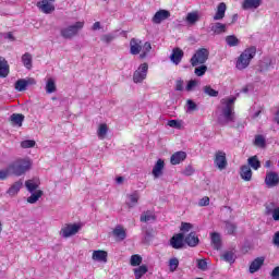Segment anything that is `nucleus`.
Here are the masks:
<instances>
[{"instance_id": "obj_1", "label": "nucleus", "mask_w": 279, "mask_h": 279, "mask_svg": "<svg viewBox=\"0 0 279 279\" xmlns=\"http://www.w3.org/2000/svg\"><path fill=\"white\" fill-rule=\"evenodd\" d=\"M236 97H227L220 100V106L217 109L218 123L220 125H228V123H234V102Z\"/></svg>"}, {"instance_id": "obj_2", "label": "nucleus", "mask_w": 279, "mask_h": 279, "mask_svg": "<svg viewBox=\"0 0 279 279\" xmlns=\"http://www.w3.org/2000/svg\"><path fill=\"white\" fill-rule=\"evenodd\" d=\"M32 165L33 162L29 158H17L9 163V172L11 175L21 178V175H25L27 171L32 170Z\"/></svg>"}, {"instance_id": "obj_3", "label": "nucleus", "mask_w": 279, "mask_h": 279, "mask_svg": "<svg viewBox=\"0 0 279 279\" xmlns=\"http://www.w3.org/2000/svg\"><path fill=\"white\" fill-rule=\"evenodd\" d=\"M256 56V47L252 46L250 48H246L236 59L235 61V68L238 71H243L250 66V62L254 60V57Z\"/></svg>"}, {"instance_id": "obj_4", "label": "nucleus", "mask_w": 279, "mask_h": 279, "mask_svg": "<svg viewBox=\"0 0 279 279\" xmlns=\"http://www.w3.org/2000/svg\"><path fill=\"white\" fill-rule=\"evenodd\" d=\"M210 57V50L207 48H199L191 58L190 62L192 66H199V64H206Z\"/></svg>"}, {"instance_id": "obj_5", "label": "nucleus", "mask_w": 279, "mask_h": 279, "mask_svg": "<svg viewBox=\"0 0 279 279\" xmlns=\"http://www.w3.org/2000/svg\"><path fill=\"white\" fill-rule=\"evenodd\" d=\"M82 29H84V22H76L75 24L62 28L61 36L62 38L71 40V38H75Z\"/></svg>"}, {"instance_id": "obj_6", "label": "nucleus", "mask_w": 279, "mask_h": 279, "mask_svg": "<svg viewBox=\"0 0 279 279\" xmlns=\"http://www.w3.org/2000/svg\"><path fill=\"white\" fill-rule=\"evenodd\" d=\"M81 226L77 223L74 225H65L63 228H61L60 236L63 239H69L70 236H74V234H77L81 230Z\"/></svg>"}, {"instance_id": "obj_7", "label": "nucleus", "mask_w": 279, "mask_h": 279, "mask_svg": "<svg viewBox=\"0 0 279 279\" xmlns=\"http://www.w3.org/2000/svg\"><path fill=\"white\" fill-rule=\"evenodd\" d=\"M147 71H149V65H147V63H142L133 74L134 83L141 84V82H143V80H146Z\"/></svg>"}, {"instance_id": "obj_8", "label": "nucleus", "mask_w": 279, "mask_h": 279, "mask_svg": "<svg viewBox=\"0 0 279 279\" xmlns=\"http://www.w3.org/2000/svg\"><path fill=\"white\" fill-rule=\"evenodd\" d=\"M56 0H41L37 2V8L44 14H51V12H56Z\"/></svg>"}, {"instance_id": "obj_9", "label": "nucleus", "mask_w": 279, "mask_h": 279, "mask_svg": "<svg viewBox=\"0 0 279 279\" xmlns=\"http://www.w3.org/2000/svg\"><path fill=\"white\" fill-rule=\"evenodd\" d=\"M184 233H177L170 239V245L173 250H182V247H184Z\"/></svg>"}, {"instance_id": "obj_10", "label": "nucleus", "mask_w": 279, "mask_h": 279, "mask_svg": "<svg viewBox=\"0 0 279 279\" xmlns=\"http://www.w3.org/2000/svg\"><path fill=\"white\" fill-rule=\"evenodd\" d=\"M214 162L220 171H223V169L228 167V160L226 159V154L221 150H218L216 153Z\"/></svg>"}, {"instance_id": "obj_11", "label": "nucleus", "mask_w": 279, "mask_h": 279, "mask_svg": "<svg viewBox=\"0 0 279 279\" xmlns=\"http://www.w3.org/2000/svg\"><path fill=\"white\" fill-rule=\"evenodd\" d=\"M265 184L268 186V189H274V186H278L279 184L278 172H274V171L266 172Z\"/></svg>"}, {"instance_id": "obj_12", "label": "nucleus", "mask_w": 279, "mask_h": 279, "mask_svg": "<svg viewBox=\"0 0 279 279\" xmlns=\"http://www.w3.org/2000/svg\"><path fill=\"white\" fill-rule=\"evenodd\" d=\"M171 16V13L167 10H159L158 12L155 13L153 16V23L156 25H160L161 21H167Z\"/></svg>"}, {"instance_id": "obj_13", "label": "nucleus", "mask_w": 279, "mask_h": 279, "mask_svg": "<svg viewBox=\"0 0 279 279\" xmlns=\"http://www.w3.org/2000/svg\"><path fill=\"white\" fill-rule=\"evenodd\" d=\"M182 58H184V51L180 48H174L170 56L171 62H173V64H180V62H182Z\"/></svg>"}, {"instance_id": "obj_14", "label": "nucleus", "mask_w": 279, "mask_h": 279, "mask_svg": "<svg viewBox=\"0 0 279 279\" xmlns=\"http://www.w3.org/2000/svg\"><path fill=\"white\" fill-rule=\"evenodd\" d=\"M265 265V257L255 258L250 265V274H256Z\"/></svg>"}, {"instance_id": "obj_15", "label": "nucleus", "mask_w": 279, "mask_h": 279, "mask_svg": "<svg viewBox=\"0 0 279 279\" xmlns=\"http://www.w3.org/2000/svg\"><path fill=\"white\" fill-rule=\"evenodd\" d=\"M92 258L98 263H108V252L101 250L94 251Z\"/></svg>"}, {"instance_id": "obj_16", "label": "nucleus", "mask_w": 279, "mask_h": 279, "mask_svg": "<svg viewBox=\"0 0 279 279\" xmlns=\"http://www.w3.org/2000/svg\"><path fill=\"white\" fill-rule=\"evenodd\" d=\"M185 243L189 245V247H197L199 245V238L195 232H191L185 238Z\"/></svg>"}, {"instance_id": "obj_17", "label": "nucleus", "mask_w": 279, "mask_h": 279, "mask_svg": "<svg viewBox=\"0 0 279 279\" xmlns=\"http://www.w3.org/2000/svg\"><path fill=\"white\" fill-rule=\"evenodd\" d=\"M263 0H244L242 3L243 10H256L260 8Z\"/></svg>"}, {"instance_id": "obj_18", "label": "nucleus", "mask_w": 279, "mask_h": 279, "mask_svg": "<svg viewBox=\"0 0 279 279\" xmlns=\"http://www.w3.org/2000/svg\"><path fill=\"white\" fill-rule=\"evenodd\" d=\"M10 75V64L5 58L0 57V77H8Z\"/></svg>"}, {"instance_id": "obj_19", "label": "nucleus", "mask_w": 279, "mask_h": 279, "mask_svg": "<svg viewBox=\"0 0 279 279\" xmlns=\"http://www.w3.org/2000/svg\"><path fill=\"white\" fill-rule=\"evenodd\" d=\"M184 160H186V153L184 151H177L170 158L171 165H180V162H184Z\"/></svg>"}, {"instance_id": "obj_20", "label": "nucleus", "mask_w": 279, "mask_h": 279, "mask_svg": "<svg viewBox=\"0 0 279 279\" xmlns=\"http://www.w3.org/2000/svg\"><path fill=\"white\" fill-rule=\"evenodd\" d=\"M165 169V161L162 159H158L156 165L153 168V175L155 179L160 178L162 175V170Z\"/></svg>"}, {"instance_id": "obj_21", "label": "nucleus", "mask_w": 279, "mask_h": 279, "mask_svg": "<svg viewBox=\"0 0 279 279\" xmlns=\"http://www.w3.org/2000/svg\"><path fill=\"white\" fill-rule=\"evenodd\" d=\"M210 29L214 34L219 36L220 34H226L227 25L216 22V23L210 24Z\"/></svg>"}, {"instance_id": "obj_22", "label": "nucleus", "mask_w": 279, "mask_h": 279, "mask_svg": "<svg viewBox=\"0 0 279 279\" xmlns=\"http://www.w3.org/2000/svg\"><path fill=\"white\" fill-rule=\"evenodd\" d=\"M227 7L223 2L219 3L217 7L216 14L214 15V21H222L226 16Z\"/></svg>"}, {"instance_id": "obj_23", "label": "nucleus", "mask_w": 279, "mask_h": 279, "mask_svg": "<svg viewBox=\"0 0 279 279\" xmlns=\"http://www.w3.org/2000/svg\"><path fill=\"white\" fill-rule=\"evenodd\" d=\"M130 47L132 56H138V53H141V50L143 49V47L141 46V41L134 38L131 39Z\"/></svg>"}, {"instance_id": "obj_24", "label": "nucleus", "mask_w": 279, "mask_h": 279, "mask_svg": "<svg viewBox=\"0 0 279 279\" xmlns=\"http://www.w3.org/2000/svg\"><path fill=\"white\" fill-rule=\"evenodd\" d=\"M211 245H214V250H221V234L217 232L210 233Z\"/></svg>"}, {"instance_id": "obj_25", "label": "nucleus", "mask_w": 279, "mask_h": 279, "mask_svg": "<svg viewBox=\"0 0 279 279\" xmlns=\"http://www.w3.org/2000/svg\"><path fill=\"white\" fill-rule=\"evenodd\" d=\"M240 175L242 180H245V182H250V180H252V168H250V166H242Z\"/></svg>"}, {"instance_id": "obj_26", "label": "nucleus", "mask_w": 279, "mask_h": 279, "mask_svg": "<svg viewBox=\"0 0 279 279\" xmlns=\"http://www.w3.org/2000/svg\"><path fill=\"white\" fill-rule=\"evenodd\" d=\"M22 186H23V181H17L13 183L7 192L8 195H10L11 197H14V195H16L19 191H21Z\"/></svg>"}, {"instance_id": "obj_27", "label": "nucleus", "mask_w": 279, "mask_h": 279, "mask_svg": "<svg viewBox=\"0 0 279 279\" xmlns=\"http://www.w3.org/2000/svg\"><path fill=\"white\" fill-rule=\"evenodd\" d=\"M10 119L13 125L21 128L23 125V121H25V116L21 113H13Z\"/></svg>"}, {"instance_id": "obj_28", "label": "nucleus", "mask_w": 279, "mask_h": 279, "mask_svg": "<svg viewBox=\"0 0 279 279\" xmlns=\"http://www.w3.org/2000/svg\"><path fill=\"white\" fill-rule=\"evenodd\" d=\"M113 235L120 239L121 241H125L128 233L125 232V229L121 226H117L113 230Z\"/></svg>"}, {"instance_id": "obj_29", "label": "nucleus", "mask_w": 279, "mask_h": 279, "mask_svg": "<svg viewBox=\"0 0 279 279\" xmlns=\"http://www.w3.org/2000/svg\"><path fill=\"white\" fill-rule=\"evenodd\" d=\"M138 193H133L128 195V202L126 205L129 206V208H134V206H136L138 204Z\"/></svg>"}, {"instance_id": "obj_30", "label": "nucleus", "mask_w": 279, "mask_h": 279, "mask_svg": "<svg viewBox=\"0 0 279 279\" xmlns=\"http://www.w3.org/2000/svg\"><path fill=\"white\" fill-rule=\"evenodd\" d=\"M185 21L189 25H195L199 21V14L197 12L187 13Z\"/></svg>"}, {"instance_id": "obj_31", "label": "nucleus", "mask_w": 279, "mask_h": 279, "mask_svg": "<svg viewBox=\"0 0 279 279\" xmlns=\"http://www.w3.org/2000/svg\"><path fill=\"white\" fill-rule=\"evenodd\" d=\"M106 134H108V124L102 123L97 130V136L100 141H104V138H106Z\"/></svg>"}, {"instance_id": "obj_32", "label": "nucleus", "mask_w": 279, "mask_h": 279, "mask_svg": "<svg viewBox=\"0 0 279 279\" xmlns=\"http://www.w3.org/2000/svg\"><path fill=\"white\" fill-rule=\"evenodd\" d=\"M226 43L229 47H239L241 40L234 35H229L226 37Z\"/></svg>"}, {"instance_id": "obj_33", "label": "nucleus", "mask_w": 279, "mask_h": 279, "mask_svg": "<svg viewBox=\"0 0 279 279\" xmlns=\"http://www.w3.org/2000/svg\"><path fill=\"white\" fill-rule=\"evenodd\" d=\"M254 146L265 149L267 146V140H265L263 135H255Z\"/></svg>"}, {"instance_id": "obj_34", "label": "nucleus", "mask_w": 279, "mask_h": 279, "mask_svg": "<svg viewBox=\"0 0 279 279\" xmlns=\"http://www.w3.org/2000/svg\"><path fill=\"white\" fill-rule=\"evenodd\" d=\"M156 216H154V213L151 211H145L141 216V221L144 223H149V221H155Z\"/></svg>"}, {"instance_id": "obj_35", "label": "nucleus", "mask_w": 279, "mask_h": 279, "mask_svg": "<svg viewBox=\"0 0 279 279\" xmlns=\"http://www.w3.org/2000/svg\"><path fill=\"white\" fill-rule=\"evenodd\" d=\"M248 165L254 169L255 171H258L260 169V160H258L257 156H253L247 159Z\"/></svg>"}, {"instance_id": "obj_36", "label": "nucleus", "mask_w": 279, "mask_h": 279, "mask_svg": "<svg viewBox=\"0 0 279 279\" xmlns=\"http://www.w3.org/2000/svg\"><path fill=\"white\" fill-rule=\"evenodd\" d=\"M32 195L27 198L28 204H36L39 198L43 197V191L38 190L35 193L31 192Z\"/></svg>"}, {"instance_id": "obj_37", "label": "nucleus", "mask_w": 279, "mask_h": 279, "mask_svg": "<svg viewBox=\"0 0 279 279\" xmlns=\"http://www.w3.org/2000/svg\"><path fill=\"white\" fill-rule=\"evenodd\" d=\"M203 92L205 93V95H208V97H218L219 96V92L216 89H213V87L210 85L204 86Z\"/></svg>"}, {"instance_id": "obj_38", "label": "nucleus", "mask_w": 279, "mask_h": 279, "mask_svg": "<svg viewBox=\"0 0 279 279\" xmlns=\"http://www.w3.org/2000/svg\"><path fill=\"white\" fill-rule=\"evenodd\" d=\"M46 93L51 95V93H56V81L53 78H48L46 83Z\"/></svg>"}, {"instance_id": "obj_39", "label": "nucleus", "mask_w": 279, "mask_h": 279, "mask_svg": "<svg viewBox=\"0 0 279 279\" xmlns=\"http://www.w3.org/2000/svg\"><path fill=\"white\" fill-rule=\"evenodd\" d=\"M22 62L26 69H32V54L26 52L22 56Z\"/></svg>"}, {"instance_id": "obj_40", "label": "nucleus", "mask_w": 279, "mask_h": 279, "mask_svg": "<svg viewBox=\"0 0 279 279\" xmlns=\"http://www.w3.org/2000/svg\"><path fill=\"white\" fill-rule=\"evenodd\" d=\"M180 267V260L178 257H173L169 259V270L173 274Z\"/></svg>"}, {"instance_id": "obj_41", "label": "nucleus", "mask_w": 279, "mask_h": 279, "mask_svg": "<svg viewBox=\"0 0 279 279\" xmlns=\"http://www.w3.org/2000/svg\"><path fill=\"white\" fill-rule=\"evenodd\" d=\"M25 186H26L27 191H29V193H34V191H36V189H38V181L28 180L25 182Z\"/></svg>"}, {"instance_id": "obj_42", "label": "nucleus", "mask_w": 279, "mask_h": 279, "mask_svg": "<svg viewBox=\"0 0 279 279\" xmlns=\"http://www.w3.org/2000/svg\"><path fill=\"white\" fill-rule=\"evenodd\" d=\"M135 278L136 279H142L145 274H147V266H140L134 270Z\"/></svg>"}, {"instance_id": "obj_43", "label": "nucleus", "mask_w": 279, "mask_h": 279, "mask_svg": "<svg viewBox=\"0 0 279 279\" xmlns=\"http://www.w3.org/2000/svg\"><path fill=\"white\" fill-rule=\"evenodd\" d=\"M206 71H208V66L204 65V63L197 68H195L194 73L197 77H202L206 75Z\"/></svg>"}, {"instance_id": "obj_44", "label": "nucleus", "mask_w": 279, "mask_h": 279, "mask_svg": "<svg viewBox=\"0 0 279 279\" xmlns=\"http://www.w3.org/2000/svg\"><path fill=\"white\" fill-rule=\"evenodd\" d=\"M22 149H32V147H36V141L34 140H25L21 142Z\"/></svg>"}, {"instance_id": "obj_45", "label": "nucleus", "mask_w": 279, "mask_h": 279, "mask_svg": "<svg viewBox=\"0 0 279 279\" xmlns=\"http://www.w3.org/2000/svg\"><path fill=\"white\" fill-rule=\"evenodd\" d=\"M27 81L25 80H19L15 83V90H19L20 93H23V90H25L27 88Z\"/></svg>"}, {"instance_id": "obj_46", "label": "nucleus", "mask_w": 279, "mask_h": 279, "mask_svg": "<svg viewBox=\"0 0 279 279\" xmlns=\"http://www.w3.org/2000/svg\"><path fill=\"white\" fill-rule=\"evenodd\" d=\"M116 36L112 33L105 34L100 37L101 43H105V45H110L112 40H114Z\"/></svg>"}, {"instance_id": "obj_47", "label": "nucleus", "mask_w": 279, "mask_h": 279, "mask_svg": "<svg viewBox=\"0 0 279 279\" xmlns=\"http://www.w3.org/2000/svg\"><path fill=\"white\" fill-rule=\"evenodd\" d=\"M276 203H266L265 204V215L269 217V215L274 214V210L276 209Z\"/></svg>"}, {"instance_id": "obj_48", "label": "nucleus", "mask_w": 279, "mask_h": 279, "mask_svg": "<svg viewBox=\"0 0 279 279\" xmlns=\"http://www.w3.org/2000/svg\"><path fill=\"white\" fill-rule=\"evenodd\" d=\"M168 125L174 130H182V120H169Z\"/></svg>"}, {"instance_id": "obj_49", "label": "nucleus", "mask_w": 279, "mask_h": 279, "mask_svg": "<svg viewBox=\"0 0 279 279\" xmlns=\"http://www.w3.org/2000/svg\"><path fill=\"white\" fill-rule=\"evenodd\" d=\"M222 258L226 263H234V253L232 251H228L222 255Z\"/></svg>"}, {"instance_id": "obj_50", "label": "nucleus", "mask_w": 279, "mask_h": 279, "mask_svg": "<svg viewBox=\"0 0 279 279\" xmlns=\"http://www.w3.org/2000/svg\"><path fill=\"white\" fill-rule=\"evenodd\" d=\"M141 263H143V257H141L140 255H133L131 257L132 267H138V265H141Z\"/></svg>"}, {"instance_id": "obj_51", "label": "nucleus", "mask_w": 279, "mask_h": 279, "mask_svg": "<svg viewBox=\"0 0 279 279\" xmlns=\"http://www.w3.org/2000/svg\"><path fill=\"white\" fill-rule=\"evenodd\" d=\"M226 232L227 234H234V232H236V225L232 222H226Z\"/></svg>"}, {"instance_id": "obj_52", "label": "nucleus", "mask_w": 279, "mask_h": 279, "mask_svg": "<svg viewBox=\"0 0 279 279\" xmlns=\"http://www.w3.org/2000/svg\"><path fill=\"white\" fill-rule=\"evenodd\" d=\"M150 51H151V44L146 41L143 46V53L140 54V58H145L147 53H149Z\"/></svg>"}, {"instance_id": "obj_53", "label": "nucleus", "mask_w": 279, "mask_h": 279, "mask_svg": "<svg viewBox=\"0 0 279 279\" xmlns=\"http://www.w3.org/2000/svg\"><path fill=\"white\" fill-rule=\"evenodd\" d=\"M197 267L198 269H202V271H206V269H208V263L206 262V259H198Z\"/></svg>"}, {"instance_id": "obj_54", "label": "nucleus", "mask_w": 279, "mask_h": 279, "mask_svg": "<svg viewBox=\"0 0 279 279\" xmlns=\"http://www.w3.org/2000/svg\"><path fill=\"white\" fill-rule=\"evenodd\" d=\"M8 175H12L10 173V166H8L5 170H0V180H5Z\"/></svg>"}, {"instance_id": "obj_55", "label": "nucleus", "mask_w": 279, "mask_h": 279, "mask_svg": "<svg viewBox=\"0 0 279 279\" xmlns=\"http://www.w3.org/2000/svg\"><path fill=\"white\" fill-rule=\"evenodd\" d=\"M197 84H198V83H197L196 80H191V81L187 83L185 89H186L187 92H191V90H193V89L195 88V86H197Z\"/></svg>"}, {"instance_id": "obj_56", "label": "nucleus", "mask_w": 279, "mask_h": 279, "mask_svg": "<svg viewBox=\"0 0 279 279\" xmlns=\"http://www.w3.org/2000/svg\"><path fill=\"white\" fill-rule=\"evenodd\" d=\"M187 110H189V112H193V110H197V104H195V101L189 99L187 100Z\"/></svg>"}, {"instance_id": "obj_57", "label": "nucleus", "mask_w": 279, "mask_h": 279, "mask_svg": "<svg viewBox=\"0 0 279 279\" xmlns=\"http://www.w3.org/2000/svg\"><path fill=\"white\" fill-rule=\"evenodd\" d=\"M193 228V225L189 222L181 223V232H189Z\"/></svg>"}, {"instance_id": "obj_58", "label": "nucleus", "mask_w": 279, "mask_h": 279, "mask_svg": "<svg viewBox=\"0 0 279 279\" xmlns=\"http://www.w3.org/2000/svg\"><path fill=\"white\" fill-rule=\"evenodd\" d=\"M210 204V198L208 196L203 197L198 202V206H208Z\"/></svg>"}, {"instance_id": "obj_59", "label": "nucleus", "mask_w": 279, "mask_h": 279, "mask_svg": "<svg viewBox=\"0 0 279 279\" xmlns=\"http://www.w3.org/2000/svg\"><path fill=\"white\" fill-rule=\"evenodd\" d=\"M272 244L276 247H279V231L275 232L274 236H272Z\"/></svg>"}, {"instance_id": "obj_60", "label": "nucleus", "mask_w": 279, "mask_h": 279, "mask_svg": "<svg viewBox=\"0 0 279 279\" xmlns=\"http://www.w3.org/2000/svg\"><path fill=\"white\" fill-rule=\"evenodd\" d=\"M3 38H5L7 40H11V43H14V40H16L15 38H14V35L12 34V33H3Z\"/></svg>"}, {"instance_id": "obj_61", "label": "nucleus", "mask_w": 279, "mask_h": 279, "mask_svg": "<svg viewBox=\"0 0 279 279\" xmlns=\"http://www.w3.org/2000/svg\"><path fill=\"white\" fill-rule=\"evenodd\" d=\"M175 90H184V81H177Z\"/></svg>"}, {"instance_id": "obj_62", "label": "nucleus", "mask_w": 279, "mask_h": 279, "mask_svg": "<svg viewBox=\"0 0 279 279\" xmlns=\"http://www.w3.org/2000/svg\"><path fill=\"white\" fill-rule=\"evenodd\" d=\"M270 215L272 216L274 221H279V207H276V209Z\"/></svg>"}, {"instance_id": "obj_63", "label": "nucleus", "mask_w": 279, "mask_h": 279, "mask_svg": "<svg viewBox=\"0 0 279 279\" xmlns=\"http://www.w3.org/2000/svg\"><path fill=\"white\" fill-rule=\"evenodd\" d=\"M184 175H191L192 173H195V170L193 169V167L187 166L185 168V170L183 171Z\"/></svg>"}, {"instance_id": "obj_64", "label": "nucleus", "mask_w": 279, "mask_h": 279, "mask_svg": "<svg viewBox=\"0 0 279 279\" xmlns=\"http://www.w3.org/2000/svg\"><path fill=\"white\" fill-rule=\"evenodd\" d=\"M93 32H97V29H101V23L95 22L92 26Z\"/></svg>"}]
</instances>
